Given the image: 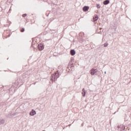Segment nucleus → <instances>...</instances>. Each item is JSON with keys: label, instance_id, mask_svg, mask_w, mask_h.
<instances>
[{"label": "nucleus", "instance_id": "39448f33", "mask_svg": "<svg viewBox=\"0 0 131 131\" xmlns=\"http://www.w3.org/2000/svg\"><path fill=\"white\" fill-rule=\"evenodd\" d=\"M35 114H36V112H35L34 110H32V111L30 113V115H31V116H34Z\"/></svg>", "mask_w": 131, "mask_h": 131}, {"label": "nucleus", "instance_id": "a211bd4d", "mask_svg": "<svg viewBox=\"0 0 131 131\" xmlns=\"http://www.w3.org/2000/svg\"><path fill=\"white\" fill-rule=\"evenodd\" d=\"M69 125V126H70V125H71V124H70V125Z\"/></svg>", "mask_w": 131, "mask_h": 131}, {"label": "nucleus", "instance_id": "7ed1b4c3", "mask_svg": "<svg viewBox=\"0 0 131 131\" xmlns=\"http://www.w3.org/2000/svg\"><path fill=\"white\" fill-rule=\"evenodd\" d=\"M97 69H92L90 71V74H91V75H95V74L97 73Z\"/></svg>", "mask_w": 131, "mask_h": 131}, {"label": "nucleus", "instance_id": "dca6fc26", "mask_svg": "<svg viewBox=\"0 0 131 131\" xmlns=\"http://www.w3.org/2000/svg\"><path fill=\"white\" fill-rule=\"evenodd\" d=\"M8 116H11V114H9V115H8Z\"/></svg>", "mask_w": 131, "mask_h": 131}, {"label": "nucleus", "instance_id": "9b49d317", "mask_svg": "<svg viewBox=\"0 0 131 131\" xmlns=\"http://www.w3.org/2000/svg\"><path fill=\"white\" fill-rule=\"evenodd\" d=\"M98 20V16H95L93 18V21L95 22V21H97Z\"/></svg>", "mask_w": 131, "mask_h": 131}, {"label": "nucleus", "instance_id": "f3484780", "mask_svg": "<svg viewBox=\"0 0 131 131\" xmlns=\"http://www.w3.org/2000/svg\"><path fill=\"white\" fill-rule=\"evenodd\" d=\"M105 74H106V72H104Z\"/></svg>", "mask_w": 131, "mask_h": 131}, {"label": "nucleus", "instance_id": "423d86ee", "mask_svg": "<svg viewBox=\"0 0 131 131\" xmlns=\"http://www.w3.org/2000/svg\"><path fill=\"white\" fill-rule=\"evenodd\" d=\"M89 9H90L89 6H84L83 7V11L84 12H88V11H89Z\"/></svg>", "mask_w": 131, "mask_h": 131}, {"label": "nucleus", "instance_id": "f8f14e48", "mask_svg": "<svg viewBox=\"0 0 131 131\" xmlns=\"http://www.w3.org/2000/svg\"><path fill=\"white\" fill-rule=\"evenodd\" d=\"M96 7L98 9H100V8H101V6H100L99 4H96Z\"/></svg>", "mask_w": 131, "mask_h": 131}, {"label": "nucleus", "instance_id": "1a4fd4ad", "mask_svg": "<svg viewBox=\"0 0 131 131\" xmlns=\"http://www.w3.org/2000/svg\"><path fill=\"white\" fill-rule=\"evenodd\" d=\"M109 3H110L109 0H105L103 2V5H108V4H109Z\"/></svg>", "mask_w": 131, "mask_h": 131}, {"label": "nucleus", "instance_id": "f257e3e1", "mask_svg": "<svg viewBox=\"0 0 131 131\" xmlns=\"http://www.w3.org/2000/svg\"><path fill=\"white\" fill-rule=\"evenodd\" d=\"M59 77V75L55 73V74H53L51 76V79L52 81H56L57 79H58V78Z\"/></svg>", "mask_w": 131, "mask_h": 131}, {"label": "nucleus", "instance_id": "9d476101", "mask_svg": "<svg viewBox=\"0 0 131 131\" xmlns=\"http://www.w3.org/2000/svg\"><path fill=\"white\" fill-rule=\"evenodd\" d=\"M83 97H85V91L84 90V88L82 89V93Z\"/></svg>", "mask_w": 131, "mask_h": 131}, {"label": "nucleus", "instance_id": "6e6552de", "mask_svg": "<svg viewBox=\"0 0 131 131\" xmlns=\"http://www.w3.org/2000/svg\"><path fill=\"white\" fill-rule=\"evenodd\" d=\"M5 124V119H1L0 120V125H2V124Z\"/></svg>", "mask_w": 131, "mask_h": 131}, {"label": "nucleus", "instance_id": "f03ea898", "mask_svg": "<svg viewBox=\"0 0 131 131\" xmlns=\"http://www.w3.org/2000/svg\"><path fill=\"white\" fill-rule=\"evenodd\" d=\"M118 128L120 131L124 130L125 129V126H123V125H121L118 126Z\"/></svg>", "mask_w": 131, "mask_h": 131}, {"label": "nucleus", "instance_id": "4468645a", "mask_svg": "<svg viewBox=\"0 0 131 131\" xmlns=\"http://www.w3.org/2000/svg\"><path fill=\"white\" fill-rule=\"evenodd\" d=\"M26 16H27V14H24L23 15V17L24 18H25V17H26Z\"/></svg>", "mask_w": 131, "mask_h": 131}, {"label": "nucleus", "instance_id": "6ab92c4d", "mask_svg": "<svg viewBox=\"0 0 131 131\" xmlns=\"http://www.w3.org/2000/svg\"><path fill=\"white\" fill-rule=\"evenodd\" d=\"M116 113V112L115 113V114Z\"/></svg>", "mask_w": 131, "mask_h": 131}, {"label": "nucleus", "instance_id": "ddd939ff", "mask_svg": "<svg viewBox=\"0 0 131 131\" xmlns=\"http://www.w3.org/2000/svg\"><path fill=\"white\" fill-rule=\"evenodd\" d=\"M20 31H21V32H24V31H25V29L22 28V29L20 30Z\"/></svg>", "mask_w": 131, "mask_h": 131}, {"label": "nucleus", "instance_id": "0eeeda50", "mask_svg": "<svg viewBox=\"0 0 131 131\" xmlns=\"http://www.w3.org/2000/svg\"><path fill=\"white\" fill-rule=\"evenodd\" d=\"M70 53L72 56H74V55H75V51L74 50H71Z\"/></svg>", "mask_w": 131, "mask_h": 131}, {"label": "nucleus", "instance_id": "20e7f679", "mask_svg": "<svg viewBox=\"0 0 131 131\" xmlns=\"http://www.w3.org/2000/svg\"><path fill=\"white\" fill-rule=\"evenodd\" d=\"M43 45L42 44H39L38 45V49L39 51H42L43 50Z\"/></svg>", "mask_w": 131, "mask_h": 131}, {"label": "nucleus", "instance_id": "2eb2a0df", "mask_svg": "<svg viewBox=\"0 0 131 131\" xmlns=\"http://www.w3.org/2000/svg\"><path fill=\"white\" fill-rule=\"evenodd\" d=\"M104 47H108V43H105L104 44Z\"/></svg>", "mask_w": 131, "mask_h": 131}]
</instances>
